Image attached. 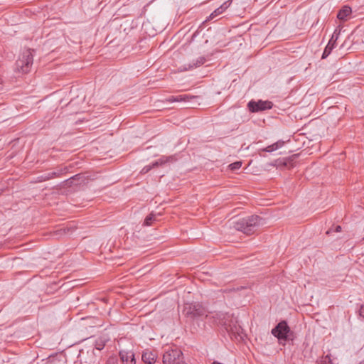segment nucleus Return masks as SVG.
<instances>
[{
	"label": "nucleus",
	"instance_id": "f257e3e1",
	"mask_svg": "<svg viewBox=\"0 0 364 364\" xmlns=\"http://www.w3.org/2000/svg\"><path fill=\"white\" fill-rule=\"evenodd\" d=\"M262 225V218L258 215H251L239 219L235 224L237 230L246 235L254 233Z\"/></svg>",
	"mask_w": 364,
	"mask_h": 364
},
{
	"label": "nucleus",
	"instance_id": "f03ea898",
	"mask_svg": "<svg viewBox=\"0 0 364 364\" xmlns=\"http://www.w3.org/2000/svg\"><path fill=\"white\" fill-rule=\"evenodd\" d=\"M33 50L26 49L20 55L16 63V69L22 73H27L31 70L33 63Z\"/></svg>",
	"mask_w": 364,
	"mask_h": 364
},
{
	"label": "nucleus",
	"instance_id": "7ed1b4c3",
	"mask_svg": "<svg viewBox=\"0 0 364 364\" xmlns=\"http://www.w3.org/2000/svg\"><path fill=\"white\" fill-rule=\"evenodd\" d=\"M163 364L184 363L182 351L176 346L168 347L163 355Z\"/></svg>",
	"mask_w": 364,
	"mask_h": 364
},
{
	"label": "nucleus",
	"instance_id": "20e7f679",
	"mask_svg": "<svg viewBox=\"0 0 364 364\" xmlns=\"http://www.w3.org/2000/svg\"><path fill=\"white\" fill-rule=\"evenodd\" d=\"M271 333L274 336L277 338L280 342L291 339L290 337L293 334L286 321L279 322L277 326L272 329Z\"/></svg>",
	"mask_w": 364,
	"mask_h": 364
},
{
	"label": "nucleus",
	"instance_id": "39448f33",
	"mask_svg": "<svg viewBox=\"0 0 364 364\" xmlns=\"http://www.w3.org/2000/svg\"><path fill=\"white\" fill-rule=\"evenodd\" d=\"M183 313L186 317L194 319L205 315L206 311L199 304H186Z\"/></svg>",
	"mask_w": 364,
	"mask_h": 364
},
{
	"label": "nucleus",
	"instance_id": "423d86ee",
	"mask_svg": "<svg viewBox=\"0 0 364 364\" xmlns=\"http://www.w3.org/2000/svg\"><path fill=\"white\" fill-rule=\"evenodd\" d=\"M225 330L228 332L232 337H234L235 339L238 341L243 339L245 336L243 329L240 325L237 323V321L233 317L232 322H228Z\"/></svg>",
	"mask_w": 364,
	"mask_h": 364
},
{
	"label": "nucleus",
	"instance_id": "0eeeda50",
	"mask_svg": "<svg viewBox=\"0 0 364 364\" xmlns=\"http://www.w3.org/2000/svg\"><path fill=\"white\" fill-rule=\"evenodd\" d=\"M213 322L218 326H220L223 328H225L228 322H232V316L223 312H215L210 316Z\"/></svg>",
	"mask_w": 364,
	"mask_h": 364
},
{
	"label": "nucleus",
	"instance_id": "6e6552de",
	"mask_svg": "<svg viewBox=\"0 0 364 364\" xmlns=\"http://www.w3.org/2000/svg\"><path fill=\"white\" fill-rule=\"evenodd\" d=\"M272 102L268 100H258L257 102L251 100L247 104L248 109L251 112H257L260 111L269 109L272 107Z\"/></svg>",
	"mask_w": 364,
	"mask_h": 364
},
{
	"label": "nucleus",
	"instance_id": "1a4fd4ad",
	"mask_svg": "<svg viewBox=\"0 0 364 364\" xmlns=\"http://www.w3.org/2000/svg\"><path fill=\"white\" fill-rule=\"evenodd\" d=\"M339 34H340L339 32L338 33L336 31V30L333 32L330 41H328L327 46H326V48L323 52V54L321 56L322 59L326 58L330 55L332 50L335 48L336 42L337 39L338 38Z\"/></svg>",
	"mask_w": 364,
	"mask_h": 364
},
{
	"label": "nucleus",
	"instance_id": "9d476101",
	"mask_svg": "<svg viewBox=\"0 0 364 364\" xmlns=\"http://www.w3.org/2000/svg\"><path fill=\"white\" fill-rule=\"evenodd\" d=\"M119 354L124 364H136L134 353L132 350H121Z\"/></svg>",
	"mask_w": 364,
	"mask_h": 364
},
{
	"label": "nucleus",
	"instance_id": "9b49d317",
	"mask_svg": "<svg viewBox=\"0 0 364 364\" xmlns=\"http://www.w3.org/2000/svg\"><path fill=\"white\" fill-rule=\"evenodd\" d=\"M156 353L154 350L146 349L143 351L141 359L146 364H154L156 360Z\"/></svg>",
	"mask_w": 364,
	"mask_h": 364
},
{
	"label": "nucleus",
	"instance_id": "f8f14e48",
	"mask_svg": "<svg viewBox=\"0 0 364 364\" xmlns=\"http://www.w3.org/2000/svg\"><path fill=\"white\" fill-rule=\"evenodd\" d=\"M171 158V156H168V157H167V156H162V157H161L159 160L153 162L151 164L145 166L141 169V173L145 174V173H148L150 170H151L153 168H155V167H157V166H159L160 165L166 164V162H168L169 161V159Z\"/></svg>",
	"mask_w": 364,
	"mask_h": 364
},
{
	"label": "nucleus",
	"instance_id": "ddd939ff",
	"mask_svg": "<svg viewBox=\"0 0 364 364\" xmlns=\"http://www.w3.org/2000/svg\"><path fill=\"white\" fill-rule=\"evenodd\" d=\"M231 1H227L220 7L216 9L213 13L210 14L206 21L214 19L216 16L222 14L230 5Z\"/></svg>",
	"mask_w": 364,
	"mask_h": 364
},
{
	"label": "nucleus",
	"instance_id": "4468645a",
	"mask_svg": "<svg viewBox=\"0 0 364 364\" xmlns=\"http://www.w3.org/2000/svg\"><path fill=\"white\" fill-rule=\"evenodd\" d=\"M192 98H195V97L184 94L177 96H170L166 99V101L168 102H188Z\"/></svg>",
	"mask_w": 364,
	"mask_h": 364
},
{
	"label": "nucleus",
	"instance_id": "2eb2a0df",
	"mask_svg": "<svg viewBox=\"0 0 364 364\" xmlns=\"http://www.w3.org/2000/svg\"><path fill=\"white\" fill-rule=\"evenodd\" d=\"M352 10L350 6H344L338 13L337 18L341 21H346L347 17L351 14Z\"/></svg>",
	"mask_w": 364,
	"mask_h": 364
},
{
	"label": "nucleus",
	"instance_id": "dca6fc26",
	"mask_svg": "<svg viewBox=\"0 0 364 364\" xmlns=\"http://www.w3.org/2000/svg\"><path fill=\"white\" fill-rule=\"evenodd\" d=\"M284 144V142L283 141H278L268 146H267L266 148H264L262 149H261V151H266V152H273L277 149H279V148L282 147L283 145Z\"/></svg>",
	"mask_w": 364,
	"mask_h": 364
},
{
	"label": "nucleus",
	"instance_id": "f3484780",
	"mask_svg": "<svg viewBox=\"0 0 364 364\" xmlns=\"http://www.w3.org/2000/svg\"><path fill=\"white\" fill-rule=\"evenodd\" d=\"M206 62V59L204 56H200L196 60H193V62L188 65V68H186V70H191L193 68H196L202 65H203Z\"/></svg>",
	"mask_w": 364,
	"mask_h": 364
},
{
	"label": "nucleus",
	"instance_id": "a211bd4d",
	"mask_svg": "<svg viewBox=\"0 0 364 364\" xmlns=\"http://www.w3.org/2000/svg\"><path fill=\"white\" fill-rule=\"evenodd\" d=\"M59 176H60V173L59 172H56V171H55L50 172V173H46L45 175H43V176H40L39 177V181H45L53 178L55 177H59Z\"/></svg>",
	"mask_w": 364,
	"mask_h": 364
},
{
	"label": "nucleus",
	"instance_id": "6ab92c4d",
	"mask_svg": "<svg viewBox=\"0 0 364 364\" xmlns=\"http://www.w3.org/2000/svg\"><path fill=\"white\" fill-rule=\"evenodd\" d=\"M156 220V215L154 213H151L146 217L144 221V225L150 226L152 225L153 221Z\"/></svg>",
	"mask_w": 364,
	"mask_h": 364
},
{
	"label": "nucleus",
	"instance_id": "aec40b11",
	"mask_svg": "<svg viewBox=\"0 0 364 364\" xmlns=\"http://www.w3.org/2000/svg\"><path fill=\"white\" fill-rule=\"evenodd\" d=\"M241 166H242V162L237 161V162L230 164L229 166L231 170H237V169H239L241 167Z\"/></svg>",
	"mask_w": 364,
	"mask_h": 364
},
{
	"label": "nucleus",
	"instance_id": "412c9836",
	"mask_svg": "<svg viewBox=\"0 0 364 364\" xmlns=\"http://www.w3.org/2000/svg\"><path fill=\"white\" fill-rule=\"evenodd\" d=\"M318 364H333L329 355H326Z\"/></svg>",
	"mask_w": 364,
	"mask_h": 364
},
{
	"label": "nucleus",
	"instance_id": "4be33fe9",
	"mask_svg": "<svg viewBox=\"0 0 364 364\" xmlns=\"http://www.w3.org/2000/svg\"><path fill=\"white\" fill-rule=\"evenodd\" d=\"M80 178H81V176L80 174H76L72 177H70L69 179H68L66 181L69 183V184H73V181H75L77 179H79Z\"/></svg>",
	"mask_w": 364,
	"mask_h": 364
},
{
	"label": "nucleus",
	"instance_id": "5701e85b",
	"mask_svg": "<svg viewBox=\"0 0 364 364\" xmlns=\"http://www.w3.org/2000/svg\"><path fill=\"white\" fill-rule=\"evenodd\" d=\"M341 231V227L340 225H337L334 229L333 228H330L327 232L326 233L327 234H331L332 232H339Z\"/></svg>",
	"mask_w": 364,
	"mask_h": 364
},
{
	"label": "nucleus",
	"instance_id": "b1692460",
	"mask_svg": "<svg viewBox=\"0 0 364 364\" xmlns=\"http://www.w3.org/2000/svg\"><path fill=\"white\" fill-rule=\"evenodd\" d=\"M68 171V168L67 166H64L63 168H59L56 170V172L60 173V176L67 173Z\"/></svg>",
	"mask_w": 364,
	"mask_h": 364
},
{
	"label": "nucleus",
	"instance_id": "393cba45",
	"mask_svg": "<svg viewBox=\"0 0 364 364\" xmlns=\"http://www.w3.org/2000/svg\"><path fill=\"white\" fill-rule=\"evenodd\" d=\"M105 347V343L102 342V341H97L96 343H95V348L97 349V350H102Z\"/></svg>",
	"mask_w": 364,
	"mask_h": 364
},
{
	"label": "nucleus",
	"instance_id": "a878e982",
	"mask_svg": "<svg viewBox=\"0 0 364 364\" xmlns=\"http://www.w3.org/2000/svg\"><path fill=\"white\" fill-rule=\"evenodd\" d=\"M360 315L364 317V307H362L360 309Z\"/></svg>",
	"mask_w": 364,
	"mask_h": 364
},
{
	"label": "nucleus",
	"instance_id": "bb28decb",
	"mask_svg": "<svg viewBox=\"0 0 364 364\" xmlns=\"http://www.w3.org/2000/svg\"><path fill=\"white\" fill-rule=\"evenodd\" d=\"M212 364H223V363H220V362H218V361H213V362L212 363Z\"/></svg>",
	"mask_w": 364,
	"mask_h": 364
},
{
	"label": "nucleus",
	"instance_id": "cd10ccee",
	"mask_svg": "<svg viewBox=\"0 0 364 364\" xmlns=\"http://www.w3.org/2000/svg\"><path fill=\"white\" fill-rule=\"evenodd\" d=\"M2 89V80L0 79V90Z\"/></svg>",
	"mask_w": 364,
	"mask_h": 364
},
{
	"label": "nucleus",
	"instance_id": "c85d7f7f",
	"mask_svg": "<svg viewBox=\"0 0 364 364\" xmlns=\"http://www.w3.org/2000/svg\"><path fill=\"white\" fill-rule=\"evenodd\" d=\"M60 230H59V232H60ZM54 234L57 235H59L60 233L58 232V231H57V232H55Z\"/></svg>",
	"mask_w": 364,
	"mask_h": 364
},
{
	"label": "nucleus",
	"instance_id": "c756f323",
	"mask_svg": "<svg viewBox=\"0 0 364 364\" xmlns=\"http://www.w3.org/2000/svg\"><path fill=\"white\" fill-rule=\"evenodd\" d=\"M181 364H187L186 362L184 363H181Z\"/></svg>",
	"mask_w": 364,
	"mask_h": 364
},
{
	"label": "nucleus",
	"instance_id": "7c9ffc66",
	"mask_svg": "<svg viewBox=\"0 0 364 364\" xmlns=\"http://www.w3.org/2000/svg\"><path fill=\"white\" fill-rule=\"evenodd\" d=\"M363 240H364V237H363Z\"/></svg>",
	"mask_w": 364,
	"mask_h": 364
}]
</instances>
